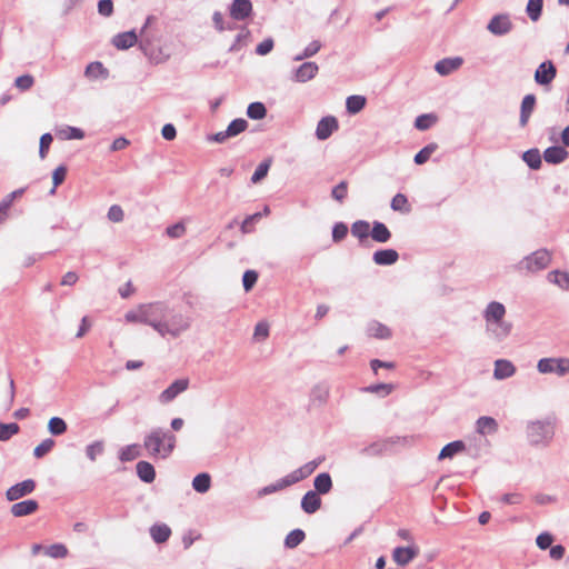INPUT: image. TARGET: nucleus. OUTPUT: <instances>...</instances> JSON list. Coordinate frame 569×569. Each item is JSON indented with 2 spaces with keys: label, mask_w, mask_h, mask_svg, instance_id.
Masks as SVG:
<instances>
[{
  "label": "nucleus",
  "mask_w": 569,
  "mask_h": 569,
  "mask_svg": "<svg viewBox=\"0 0 569 569\" xmlns=\"http://www.w3.org/2000/svg\"><path fill=\"white\" fill-rule=\"evenodd\" d=\"M211 486V477L209 473L202 472L197 475L192 480V488L199 493H206Z\"/></svg>",
  "instance_id": "f704fd0d"
},
{
  "label": "nucleus",
  "mask_w": 569,
  "mask_h": 569,
  "mask_svg": "<svg viewBox=\"0 0 569 569\" xmlns=\"http://www.w3.org/2000/svg\"><path fill=\"white\" fill-rule=\"evenodd\" d=\"M399 259V253L395 249H382L373 253L372 260L378 266H391Z\"/></svg>",
  "instance_id": "412c9836"
},
{
  "label": "nucleus",
  "mask_w": 569,
  "mask_h": 569,
  "mask_svg": "<svg viewBox=\"0 0 569 569\" xmlns=\"http://www.w3.org/2000/svg\"><path fill=\"white\" fill-rule=\"evenodd\" d=\"M543 0H529L527 3V14L532 21H537L542 11Z\"/></svg>",
  "instance_id": "de8ad7c7"
},
{
  "label": "nucleus",
  "mask_w": 569,
  "mask_h": 569,
  "mask_svg": "<svg viewBox=\"0 0 569 569\" xmlns=\"http://www.w3.org/2000/svg\"><path fill=\"white\" fill-rule=\"evenodd\" d=\"M171 535V529L162 523V525H153L150 528V536L157 543H163L166 542Z\"/></svg>",
  "instance_id": "c756f323"
},
{
  "label": "nucleus",
  "mask_w": 569,
  "mask_h": 569,
  "mask_svg": "<svg viewBox=\"0 0 569 569\" xmlns=\"http://www.w3.org/2000/svg\"><path fill=\"white\" fill-rule=\"evenodd\" d=\"M306 538L305 531L301 529H295L290 531L286 539H284V546L289 549H293L298 547Z\"/></svg>",
  "instance_id": "58836bf2"
},
{
  "label": "nucleus",
  "mask_w": 569,
  "mask_h": 569,
  "mask_svg": "<svg viewBox=\"0 0 569 569\" xmlns=\"http://www.w3.org/2000/svg\"><path fill=\"white\" fill-rule=\"evenodd\" d=\"M66 174L67 168L64 166H59L58 168L54 169L52 173L53 187L50 191L51 194H53L56 192V188L64 181Z\"/></svg>",
  "instance_id": "6e6d98bb"
},
{
  "label": "nucleus",
  "mask_w": 569,
  "mask_h": 569,
  "mask_svg": "<svg viewBox=\"0 0 569 569\" xmlns=\"http://www.w3.org/2000/svg\"><path fill=\"white\" fill-rule=\"evenodd\" d=\"M84 74L90 79L107 78L108 70L101 62L94 61L87 66Z\"/></svg>",
  "instance_id": "c9c22d12"
},
{
  "label": "nucleus",
  "mask_w": 569,
  "mask_h": 569,
  "mask_svg": "<svg viewBox=\"0 0 569 569\" xmlns=\"http://www.w3.org/2000/svg\"><path fill=\"white\" fill-rule=\"evenodd\" d=\"M176 436L162 428L151 429L143 439V448L153 459H167L176 447Z\"/></svg>",
  "instance_id": "7ed1b4c3"
},
{
  "label": "nucleus",
  "mask_w": 569,
  "mask_h": 569,
  "mask_svg": "<svg viewBox=\"0 0 569 569\" xmlns=\"http://www.w3.org/2000/svg\"><path fill=\"white\" fill-rule=\"evenodd\" d=\"M140 456V448L138 445H128L120 450L119 459L123 462L134 460Z\"/></svg>",
  "instance_id": "37998d69"
},
{
  "label": "nucleus",
  "mask_w": 569,
  "mask_h": 569,
  "mask_svg": "<svg viewBox=\"0 0 569 569\" xmlns=\"http://www.w3.org/2000/svg\"><path fill=\"white\" fill-rule=\"evenodd\" d=\"M366 106V98L363 96H350L346 100L347 111L351 114L360 112Z\"/></svg>",
  "instance_id": "e433bc0d"
},
{
  "label": "nucleus",
  "mask_w": 569,
  "mask_h": 569,
  "mask_svg": "<svg viewBox=\"0 0 569 569\" xmlns=\"http://www.w3.org/2000/svg\"><path fill=\"white\" fill-rule=\"evenodd\" d=\"M535 107H536V97L531 93L525 96L521 101V107H520L519 124L521 128H525L528 124L531 113L535 110Z\"/></svg>",
  "instance_id": "dca6fc26"
},
{
  "label": "nucleus",
  "mask_w": 569,
  "mask_h": 569,
  "mask_svg": "<svg viewBox=\"0 0 569 569\" xmlns=\"http://www.w3.org/2000/svg\"><path fill=\"white\" fill-rule=\"evenodd\" d=\"M516 373L515 365L506 359H498L495 361L493 378L503 380L512 377Z\"/></svg>",
  "instance_id": "f3484780"
},
{
  "label": "nucleus",
  "mask_w": 569,
  "mask_h": 569,
  "mask_svg": "<svg viewBox=\"0 0 569 569\" xmlns=\"http://www.w3.org/2000/svg\"><path fill=\"white\" fill-rule=\"evenodd\" d=\"M166 233L168 237L172 238V239H179L181 237L184 236L186 233V226L183 222H177L172 226H169L167 229H166Z\"/></svg>",
  "instance_id": "13d9d810"
},
{
  "label": "nucleus",
  "mask_w": 569,
  "mask_h": 569,
  "mask_svg": "<svg viewBox=\"0 0 569 569\" xmlns=\"http://www.w3.org/2000/svg\"><path fill=\"white\" fill-rule=\"evenodd\" d=\"M552 542L553 537L549 532H542L536 539V543L541 550L550 548Z\"/></svg>",
  "instance_id": "774afa93"
},
{
  "label": "nucleus",
  "mask_w": 569,
  "mask_h": 569,
  "mask_svg": "<svg viewBox=\"0 0 569 569\" xmlns=\"http://www.w3.org/2000/svg\"><path fill=\"white\" fill-rule=\"evenodd\" d=\"M20 427L16 422L2 423L0 422V441H8L11 437L17 435Z\"/></svg>",
  "instance_id": "49530a36"
},
{
  "label": "nucleus",
  "mask_w": 569,
  "mask_h": 569,
  "mask_svg": "<svg viewBox=\"0 0 569 569\" xmlns=\"http://www.w3.org/2000/svg\"><path fill=\"white\" fill-rule=\"evenodd\" d=\"M391 209L395 211L409 212L408 199L402 193H397L391 200Z\"/></svg>",
  "instance_id": "3c124183"
},
{
  "label": "nucleus",
  "mask_w": 569,
  "mask_h": 569,
  "mask_svg": "<svg viewBox=\"0 0 569 569\" xmlns=\"http://www.w3.org/2000/svg\"><path fill=\"white\" fill-rule=\"evenodd\" d=\"M418 556L416 547H397L393 549L392 559L399 566H406Z\"/></svg>",
  "instance_id": "2eb2a0df"
},
{
  "label": "nucleus",
  "mask_w": 569,
  "mask_h": 569,
  "mask_svg": "<svg viewBox=\"0 0 569 569\" xmlns=\"http://www.w3.org/2000/svg\"><path fill=\"white\" fill-rule=\"evenodd\" d=\"M269 168H270L269 161H263V162L259 163L251 177V182L252 183L260 182L268 174Z\"/></svg>",
  "instance_id": "5fc2aeb1"
},
{
  "label": "nucleus",
  "mask_w": 569,
  "mask_h": 569,
  "mask_svg": "<svg viewBox=\"0 0 569 569\" xmlns=\"http://www.w3.org/2000/svg\"><path fill=\"white\" fill-rule=\"evenodd\" d=\"M437 144L430 143L422 148L416 156H415V162L417 164H423L429 160L431 154L436 151Z\"/></svg>",
  "instance_id": "603ef678"
},
{
  "label": "nucleus",
  "mask_w": 569,
  "mask_h": 569,
  "mask_svg": "<svg viewBox=\"0 0 569 569\" xmlns=\"http://www.w3.org/2000/svg\"><path fill=\"white\" fill-rule=\"evenodd\" d=\"M477 432L485 435L496 433L498 430V423L492 417H480L476 422Z\"/></svg>",
  "instance_id": "b1692460"
},
{
  "label": "nucleus",
  "mask_w": 569,
  "mask_h": 569,
  "mask_svg": "<svg viewBox=\"0 0 569 569\" xmlns=\"http://www.w3.org/2000/svg\"><path fill=\"white\" fill-rule=\"evenodd\" d=\"M348 233V227L343 222H338L332 229V239L335 242L341 241Z\"/></svg>",
  "instance_id": "338daca9"
},
{
  "label": "nucleus",
  "mask_w": 569,
  "mask_h": 569,
  "mask_svg": "<svg viewBox=\"0 0 569 569\" xmlns=\"http://www.w3.org/2000/svg\"><path fill=\"white\" fill-rule=\"evenodd\" d=\"M124 319L130 323L150 326L162 338H178L191 327V318L176 310L166 301H154L139 305L129 310Z\"/></svg>",
  "instance_id": "f257e3e1"
},
{
  "label": "nucleus",
  "mask_w": 569,
  "mask_h": 569,
  "mask_svg": "<svg viewBox=\"0 0 569 569\" xmlns=\"http://www.w3.org/2000/svg\"><path fill=\"white\" fill-rule=\"evenodd\" d=\"M44 553L53 559H61L68 556V549L63 543H53L44 548Z\"/></svg>",
  "instance_id": "a18cd8bd"
},
{
  "label": "nucleus",
  "mask_w": 569,
  "mask_h": 569,
  "mask_svg": "<svg viewBox=\"0 0 569 569\" xmlns=\"http://www.w3.org/2000/svg\"><path fill=\"white\" fill-rule=\"evenodd\" d=\"M466 448L463 441L461 440H456V441H452V442H449L448 445H446L439 456H438V459L442 460V459H447V458H452L455 455L463 451Z\"/></svg>",
  "instance_id": "7c9ffc66"
},
{
  "label": "nucleus",
  "mask_w": 569,
  "mask_h": 569,
  "mask_svg": "<svg viewBox=\"0 0 569 569\" xmlns=\"http://www.w3.org/2000/svg\"><path fill=\"white\" fill-rule=\"evenodd\" d=\"M370 232V224L365 220H358L351 226L352 236L359 238L360 240L368 238Z\"/></svg>",
  "instance_id": "ea45409f"
},
{
  "label": "nucleus",
  "mask_w": 569,
  "mask_h": 569,
  "mask_svg": "<svg viewBox=\"0 0 569 569\" xmlns=\"http://www.w3.org/2000/svg\"><path fill=\"white\" fill-rule=\"evenodd\" d=\"M370 236L375 241L385 243L389 241V239L391 238V232L389 231L385 223L375 221Z\"/></svg>",
  "instance_id": "c85d7f7f"
},
{
  "label": "nucleus",
  "mask_w": 569,
  "mask_h": 569,
  "mask_svg": "<svg viewBox=\"0 0 569 569\" xmlns=\"http://www.w3.org/2000/svg\"><path fill=\"white\" fill-rule=\"evenodd\" d=\"M537 370L542 375L563 377L569 373V358H542L537 363Z\"/></svg>",
  "instance_id": "423d86ee"
},
{
  "label": "nucleus",
  "mask_w": 569,
  "mask_h": 569,
  "mask_svg": "<svg viewBox=\"0 0 569 569\" xmlns=\"http://www.w3.org/2000/svg\"><path fill=\"white\" fill-rule=\"evenodd\" d=\"M315 490L318 495H326L332 489V480L328 472L319 473L313 480Z\"/></svg>",
  "instance_id": "cd10ccee"
},
{
  "label": "nucleus",
  "mask_w": 569,
  "mask_h": 569,
  "mask_svg": "<svg viewBox=\"0 0 569 569\" xmlns=\"http://www.w3.org/2000/svg\"><path fill=\"white\" fill-rule=\"evenodd\" d=\"M54 445H56V442L51 438H47V439L42 440L33 450L34 457L38 459L44 457L48 452H50L52 450Z\"/></svg>",
  "instance_id": "8fccbe9b"
},
{
  "label": "nucleus",
  "mask_w": 569,
  "mask_h": 569,
  "mask_svg": "<svg viewBox=\"0 0 569 569\" xmlns=\"http://www.w3.org/2000/svg\"><path fill=\"white\" fill-rule=\"evenodd\" d=\"M322 459H317L307 462L306 465L301 466L300 468L293 470L292 472L288 473L283 478H280L274 483L268 485L260 489L259 496H267L271 495L276 491H280L286 489L287 487H290L295 483L300 482L301 480L308 478L310 475L315 472V470L318 468Z\"/></svg>",
  "instance_id": "20e7f679"
},
{
  "label": "nucleus",
  "mask_w": 569,
  "mask_h": 569,
  "mask_svg": "<svg viewBox=\"0 0 569 569\" xmlns=\"http://www.w3.org/2000/svg\"><path fill=\"white\" fill-rule=\"evenodd\" d=\"M329 398V389L326 386L318 385L315 386L310 393V401L313 405L322 406L327 402Z\"/></svg>",
  "instance_id": "2f4dec72"
},
{
  "label": "nucleus",
  "mask_w": 569,
  "mask_h": 569,
  "mask_svg": "<svg viewBox=\"0 0 569 569\" xmlns=\"http://www.w3.org/2000/svg\"><path fill=\"white\" fill-rule=\"evenodd\" d=\"M348 184L346 181L339 182L331 191V196L335 200L342 202L347 197Z\"/></svg>",
  "instance_id": "052dcab7"
},
{
  "label": "nucleus",
  "mask_w": 569,
  "mask_h": 569,
  "mask_svg": "<svg viewBox=\"0 0 569 569\" xmlns=\"http://www.w3.org/2000/svg\"><path fill=\"white\" fill-rule=\"evenodd\" d=\"M339 128V123L336 117L327 116L319 120L316 128L317 139L323 141L327 140L335 131Z\"/></svg>",
  "instance_id": "9d476101"
},
{
  "label": "nucleus",
  "mask_w": 569,
  "mask_h": 569,
  "mask_svg": "<svg viewBox=\"0 0 569 569\" xmlns=\"http://www.w3.org/2000/svg\"><path fill=\"white\" fill-rule=\"evenodd\" d=\"M319 67L316 62H303L296 69L293 79L297 82L305 83L313 79L318 73Z\"/></svg>",
  "instance_id": "ddd939ff"
},
{
  "label": "nucleus",
  "mask_w": 569,
  "mask_h": 569,
  "mask_svg": "<svg viewBox=\"0 0 569 569\" xmlns=\"http://www.w3.org/2000/svg\"><path fill=\"white\" fill-rule=\"evenodd\" d=\"M269 336V326L267 322H258L254 327L253 338L258 341L267 339Z\"/></svg>",
  "instance_id": "69168bd1"
},
{
  "label": "nucleus",
  "mask_w": 569,
  "mask_h": 569,
  "mask_svg": "<svg viewBox=\"0 0 569 569\" xmlns=\"http://www.w3.org/2000/svg\"><path fill=\"white\" fill-rule=\"evenodd\" d=\"M108 219L112 222H121L124 218L122 208L118 204H112L108 210Z\"/></svg>",
  "instance_id": "0e129e2a"
},
{
  "label": "nucleus",
  "mask_w": 569,
  "mask_h": 569,
  "mask_svg": "<svg viewBox=\"0 0 569 569\" xmlns=\"http://www.w3.org/2000/svg\"><path fill=\"white\" fill-rule=\"evenodd\" d=\"M66 421L60 417H52L48 422V431L52 436H61L67 431Z\"/></svg>",
  "instance_id": "a19ab883"
},
{
  "label": "nucleus",
  "mask_w": 569,
  "mask_h": 569,
  "mask_svg": "<svg viewBox=\"0 0 569 569\" xmlns=\"http://www.w3.org/2000/svg\"><path fill=\"white\" fill-rule=\"evenodd\" d=\"M24 192V189H17L9 194H7L1 201H0V220H3L7 216L8 210L12 206L16 198L22 196Z\"/></svg>",
  "instance_id": "473e14b6"
},
{
  "label": "nucleus",
  "mask_w": 569,
  "mask_h": 569,
  "mask_svg": "<svg viewBox=\"0 0 569 569\" xmlns=\"http://www.w3.org/2000/svg\"><path fill=\"white\" fill-rule=\"evenodd\" d=\"M137 42H138V36L133 30L119 33L112 40V43L114 44V47L118 49H121V50L129 49L132 46H134Z\"/></svg>",
  "instance_id": "5701e85b"
},
{
  "label": "nucleus",
  "mask_w": 569,
  "mask_h": 569,
  "mask_svg": "<svg viewBox=\"0 0 569 569\" xmlns=\"http://www.w3.org/2000/svg\"><path fill=\"white\" fill-rule=\"evenodd\" d=\"M190 380L188 378H181L174 380L168 388H166L159 396L158 401L161 405H168L172 402L179 395L184 392L189 388Z\"/></svg>",
  "instance_id": "0eeeda50"
},
{
  "label": "nucleus",
  "mask_w": 569,
  "mask_h": 569,
  "mask_svg": "<svg viewBox=\"0 0 569 569\" xmlns=\"http://www.w3.org/2000/svg\"><path fill=\"white\" fill-rule=\"evenodd\" d=\"M321 507V499L316 491H308L301 499V509L308 513L312 515L317 512Z\"/></svg>",
  "instance_id": "6ab92c4d"
},
{
  "label": "nucleus",
  "mask_w": 569,
  "mask_h": 569,
  "mask_svg": "<svg viewBox=\"0 0 569 569\" xmlns=\"http://www.w3.org/2000/svg\"><path fill=\"white\" fill-rule=\"evenodd\" d=\"M550 281H553L556 284L561 287L562 289H569V274L561 271H553L549 273Z\"/></svg>",
  "instance_id": "864d4df0"
},
{
  "label": "nucleus",
  "mask_w": 569,
  "mask_h": 569,
  "mask_svg": "<svg viewBox=\"0 0 569 569\" xmlns=\"http://www.w3.org/2000/svg\"><path fill=\"white\" fill-rule=\"evenodd\" d=\"M103 452V442L102 441H94L87 446L86 448V455L91 460L94 461L97 459V456L101 455Z\"/></svg>",
  "instance_id": "4d7b16f0"
},
{
  "label": "nucleus",
  "mask_w": 569,
  "mask_h": 569,
  "mask_svg": "<svg viewBox=\"0 0 569 569\" xmlns=\"http://www.w3.org/2000/svg\"><path fill=\"white\" fill-rule=\"evenodd\" d=\"M557 70L551 61H545L539 64L535 72V80L538 84H549L556 77Z\"/></svg>",
  "instance_id": "f8f14e48"
},
{
  "label": "nucleus",
  "mask_w": 569,
  "mask_h": 569,
  "mask_svg": "<svg viewBox=\"0 0 569 569\" xmlns=\"http://www.w3.org/2000/svg\"><path fill=\"white\" fill-rule=\"evenodd\" d=\"M526 268L530 271L541 270L550 262V254L547 250H537L525 259Z\"/></svg>",
  "instance_id": "9b49d317"
},
{
  "label": "nucleus",
  "mask_w": 569,
  "mask_h": 569,
  "mask_svg": "<svg viewBox=\"0 0 569 569\" xmlns=\"http://www.w3.org/2000/svg\"><path fill=\"white\" fill-rule=\"evenodd\" d=\"M258 280V273L253 270H247L242 277L243 289L250 291Z\"/></svg>",
  "instance_id": "bf43d9fd"
},
{
  "label": "nucleus",
  "mask_w": 569,
  "mask_h": 569,
  "mask_svg": "<svg viewBox=\"0 0 569 569\" xmlns=\"http://www.w3.org/2000/svg\"><path fill=\"white\" fill-rule=\"evenodd\" d=\"M156 20V18L153 16H149L147 17L146 19V22L140 31V41H139V46L141 48V50L144 52L146 56H150L152 57L151 54V39L150 37L148 36L147 33V29L149 28V26Z\"/></svg>",
  "instance_id": "bb28decb"
},
{
  "label": "nucleus",
  "mask_w": 569,
  "mask_h": 569,
  "mask_svg": "<svg viewBox=\"0 0 569 569\" xmlns=\"http://www.w3.org/2000/svg\"><path fill=\"white\" fill-rule=\"evenodd\" d=\"M36 489V482L32 479L23 480L22 482L11 486L6 491V498L9 501H17L20 498L32 493Z\"/></svg>",
  "instance_id": "1a4fd4ad"
},
{
  "label": "nucleus",
  "mask_w": 569,
  "mask_h": 569,
  "mask_svg": "<svg viewBox=\"0 0 569 569\" xmlns=\"http://www.w3.org/2000/svg\"><path fill=\"white\" fill-rule=\"evenodd\" d=\"M568 151L560 146L549 147L543 152L545 161L552 164L563 162L568 158Z\"/></svg>",
  "instance_id": "4be33fe9"
},
{
  "label": "nucleus",
  "mask_w": 569,
  "mask_h": 569,
  "mask_svg": "<svg viewBox=\"0 0 569 569\" xmlns=\"http://www.w3.org/2000/svg\"><path fill=\"white\" fill-rule=\"evenodd\" d=\"M267 114V108L262 102H252L247 108V116L252 120H261Z\"/></svg>",
  "instance_id": "79ce46f5"
},
{
  "label": "nucleus",
  "mask_w": 569,
  "mask_h": 569,
  "mask_svg": "<svg viewBox=\"0 0 569 569\" xmlns=\"http://www.w3.org/2000/svg\"><path fill=\"white\" fill-rule=\"evenodd\" d=\"M38 508V502L36 500L29 499L13 503L10 508V512L12 516L19 518L34 513Z\"/></svg>",
  "instance_id": "a211bd4d"
},
{
  "label": "nucleus",
  "mask_w": 569,
  "mask_h": 569,
  "mask_svg": "<svg viewBox=\"0 0 569 569\" xmlns=\"http://www.w3.org/2000/svg\"><path fill=\"white\" fill-rule=\"evenodd\" d=\"M512 22L507 13L493 16L487 24V30L497 37L508 34L512 30Z\"/></svg>",
  "instance_id": "6e6552de"
},
{
  "label": "nucleus",
  "mask_w": 569,
  "mask_h": 569,
  "mask_svg": "<svg viewBox=\"0 0 569 569\" xmlns=\"http://www.w3.org/2000/svg\"><path fill=\"white\" fill-rule=\"evenodd\" d=\"M555 422L551 418L530 420L526 426V437L530 446L545 448L553 439Z\"/></svg>",
  "instance_id": "39448f33"
},
{
  "label": "nucleus",
  "mask_w": 569,
  "mask_h": 569,
  "mask_svg": "<svg viewBox=\"0 0 569 569\" xmlns=\"http://www.w3.org/2000/svg\"><path fill=\"white\" fill-rule=\"evenodd\" d=\"M391 441L390 440H379L376 442H372L371 445L365 447L361 450V455L366 457H377L382 453H385L390 448Z\"/></svg>",
  "instance_id": "a878e982"
},
{
  "label": "nucleus",
  "mask_w": 569,
  "mask_h": 569,
  "mask_svg": "<svg viewBox=\"0 0 569 569\" xmlns=\"http://www.w3.org/2000/svg\"><path fill=\"white\" fill-rule=\"evenodd\" d=\"M248 128L247 120L242 118H238L232 120L229 126L227 127V136H230V138L236 137L243 132Z\"/></svg>",
  "instance_id": "c03bdc74"
},
{
  "label": "nucleus",
  "mask_w": 569,
  "mask_h": 569,
  "mask_svg": "<svg viewBox=\"0 0 569 569\" xmlns=\"http://www.w3.org/2000/svg\"><path fill=\"white\" fill-rule=\"evenodd\" d=\"M33 77L30 74H23L16 79L14 84L21 91L29 90L33 86Z\"/></svg>",
  "instance_id": "e2e57ef3"
},
{
  "label": "nucleus",
  "mask_w": 569,
  "mask_h": 569,
  "mask_svg": "<svg viewBox=\"0 0 569 569\" xmlns=\"http://www.w3.org/2000/svg\"><path fill=\"white\" fill-rule=\"evenodd\" d=\"M252 12V4L250 0H233L230 6V16L234 20H244Z\"/></svg>",
  "instance_id": "4468645a"
},
{
  "label": "nucleus",
  "mask_w": 569,
  "mask_h": 569,
  "mask_svg": "<svg viewBox=\"0 0 569 569\" xmlns=\"http://www.w3.org/2000/svg\"><path fill=\"white\" fill-rule=\"evenodd\" d=\"M435 122V117L431 114H421L416 118L415 127L419 130H427Z\"/></svg>",
  "instance_id": "680f3d73"
},
{
  "label": "nucleus",
  "mask_w": 569,
  "mask_h": 569,
  "mask_svg": "<svg viewBox=\"0 0 569 569\" xmlns=\"http://www.w3.org/2000/svg\"><path fill=\"white\" fill-rule=\"evenodd\" d=\"M463 60L460 57L445 58L438 61L435 66V70L441 76H448L462 64Z\"/></svg>",
  "instance_id": "aec40b11"
},
{
  "label": "nucleus",
  "mask_w": 569,
  "mask_h": 569,
  "mask_svg": "<svg viewBox=\"0 0 569 569\" xmlns=\"http://www.w3.org/2000/svg\"><path fill=\"white\" fill-rule=\"evenodd\" d=\"M58 136L66 140L82 139L84 137V132L79 128L67 126L59 130Z\"/></svg>",
  "instance_id": "09e8293b"
},
{
  "label": "nucleus",
  "mask_w": 569,
  "mask_h": 569,
  "mask_svg": "<svg viewBox=\"0 0 569 569\" xmlns=\"http://www.w3.org/2000/svg\"><path fill=\"white\" fill-rule=\"evenodd\" d=\"M506 313V307L499 301L489 302L482 312L486 333L496 342L503 341L511 332L512 325L505 320Z\"/></svg>",
  "instance_id": "f03ea898"
},
{
  "label": "nucleus",
  "mask_w": 569,
  "mask_h": 569,
  "mask_svg": "<svg viewBox=\"0 0 569 569\" xmlns=\"http://www.w3.org/2000/svg\"><path fill=\"white\" fill-rule=\"evenodd\" d=\"M137 475L141 481L151 483L156 478L154 467L148 461H139L136 466Z\"/></svg>",
  "instance_id": "393cba45"
},
{
  "label": "nucleus",
  "mask_w": 569,
  "mask_h": 569,
  "mask_svg": "<svg viewBox=\"0 0 569 569\" xmlns=\"http://www.w3.org/2000/svg\"><path fill=\"white\" fill-rule=\"evenodd\" d=\"M522 159L527 166L533 170H537L541 167V154L538 149L527 150L523 152Z\"/></svg>",
  "instance_id": "4c0bfd02"
},
{
  "label": "nucleus",
  "mask_w": 569,
  "mask_h": 569,
  "mask_svg": "<svg viewBox=\"0 0 569 569\" xmlns=\"http://www.w3.org/2000/svg\"><path fill=\"white\" fill-rule=\"evenodd\" d=\"M368 335L378 339H388L391 337V330L387 326L373 321L368 326Z\"/></svg>",
  "instance_id": "72a5a7b5"
}]
</instances>
